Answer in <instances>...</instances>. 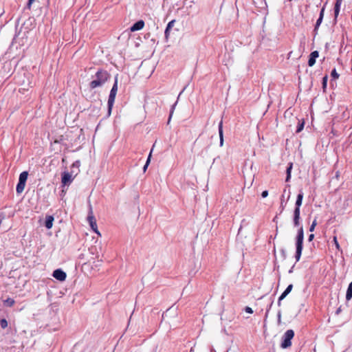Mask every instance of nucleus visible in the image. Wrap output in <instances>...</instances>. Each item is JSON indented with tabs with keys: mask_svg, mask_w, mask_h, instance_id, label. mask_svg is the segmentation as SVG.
<instances>
[{
	"mask_svg": "<svg viewBox=\"0 0 352 352\" xmlns=\"http://www.w3.org/2000/svg\"><path fill=\"white\" fill-rule=\"evenodd\" d=\"M342 1H343V0H336V3H335V6H334V15H335L336 19H337V17L339 14L340 6H341Z\"/></svg>",
	"mask_w": 352,
	"mask_h": 352,
	"instance_id": "obj_12",
	"label": "nucleus"
},
{
	"mask_svg": "<svg viewBox=\"0 0 352 352\" xmlns=\"http://www.w3.org/2000/svg\"><path fill=\"white\" fill-rule=\"evenodd\" d=\"M324 6L320 10V16L316 21L314 31H316L318 30V27L320 26V25L321 24L322 19H323V16H324Z\"/></svg>",
	"mask_w": 352,
	"mask_h": 352,
	"instance_id": "obj_14",
	"label": "nucleus"
},
{
	"mask_svg": "<svg viewBox=\"0 0 352 352\" xmlns=\"http://www.w3.org/2000/svg\"><path fill=\"white\" fill-rule=\"evenodd\" d=\"M333 243L334 245H336V248L338 250H340V246L339 245V243L338 241V239H337V236H333Z\"/></svg>",
	"mask_w": 352,
	"mask_h": 352,
	"instance_id": "obj_23",
	"label": "nucleus"
},
{
	"mask_svg": "<svg viewBox=\"0 0 352 352\" xmlns=\"http://www.w3.org/2000/svg\"><path fill=\"white\" fill-rule=\"evenodd\" d=\"M316 226H317V220H316V219H315L313 221V222H312V223H311V226L309 228V231L310 232H314Z\"/></svg>",
	"mask_w": 352,
	"mask_h": 352,
	"instance_id": "obj_24",
	"label": "nucleus"
},
{
	"mask_svg": "<svg viewBox=\"0 0 352 352\" xmlns=\"http://www.w3.org/2000/svg\"><path fill=\"white\" fill-rule=\"evenodd\" d=\"M314 238V234H311L309 236V241H311Z\"/></svg>",
	"mask_w": 352,
	"mask_h": 352,
	"instance_id": "obj_33",
	"label": "nucleus"
},
{
	"mask_svg": "<svg viewBox=\"0 0 352 352\" xmlns=\"http://www.w3.org/2000/svg\"><path fill=\"white\" fill-rule=\"evenodd\" d=\"M267 195H268V191H267V190H264V191H263V192H262V193H261V196H262V197H263V198L267 197Z\"/></svg>",
	"mask_w": 352,
	"mask_h": 352,
	"instance_id": "obj_30",
	"label": "nucleus"
},
{
	"mask_svg": "<svg viewBox=\"0 0 352 352\" xmlns=\"http://www.w3.org/2000/svg\"><path fill=\"white\" fill-rule=\"evenodd\" d=\"M245 312H247L248 314H252L253 313L252 309L251 307H245Z\"/></svg>",
	"mask_w": 352,
	"mask_h": 352,
	"instance_id": "obj_29",
	"label": "nucleus"
},
{
	"mask_svg": "<svg viewBox=\"0 0 352 352\" xmlns=\"http://www.w3.org/2000/svg\"><path fill=\"white\" fill-rule=\"evenodd\" d=\"M15 303L14 299L11 298H8L6 300L3 301V304L8 307H12Z\"/></svg>",
	"mask_w": 352,
	"mask_h": 352,
	"instance_id": "obj_17",
	"label": "nucleus"
},
{
	"mask_svg": "<svg viewBox=\"0 0 352 352\" xmlns=\"http://www.w3.org/2000/svg\"><path fill=\"white\" fill-rule=\"evenodd\" d=\"M303 199V192L300 191V192L298 195L297 199L296 201V208L294 211V224L295 226H298L300 224V206L302 203Z\"/></svg>",
	"mask_w": 352,
	"mask_h": 352,
	"instance_id": "obj_3",
	"label": "nucleus"
},
{
	"mask_svg": "<svg viewBox=\"0 0 352 352\" xmlns=\"http://www.w3.org/2000/svg\"><path fill=\"white\" fill-rule=\"evenodd\" d=\"M152 151L153 149L151 151L150 153H149V155L148 157V159L146 160V162L145 164V165L144 166V171H146L149 163H150V160H151V153H152Z\"/></svg>",
	"mask_w": 352,
	"mask_h": 352,
	"instance_id": "obj_22",
	"label": "nucleus"
},
{
	"mask_svg": "<svg viewBox=\"0 0 352 352\" xmlns=\"http://www.w3.org/2000/svg\"><path fill=\"white\" fill-rule=\"evenodd\" d=\"M53 276L60 281H63L66 279L67 275L66 273L63 270L57 269L54 271Z\"/></svg>",
	"mask_w": 352,
	"mask_h": 352,
	"instance_id": "obj_8",
	"label": "nucleus"
},
{
	"mask_svg": "<svg viewBox=\"0 0 352 352\" xmlns=\"http://www.w3.org/2000/svg\"><path fill=\"white\" fill-rule=\"evenodd\" d=\"M0 326L3 329L8 327V321L6 319L3 318L0 320Z\"/></svg>",
	"mask_w": 352,
	"mask_h": 352,
	"instance_id": "obj_20",
	"label": "nucleus"
},
{
	"mask_svg": "<svg viewBox=\"0 0 352 352\" xmlns=\"http://www.w3.org/2000/svg\"><path fill=\"white\" fill-rule=\"evenodd\" d=\"M303 240H304V232L302 227H300L298 231L296 236V251L295 258L296 261H298L300 258L302 248H303Z\"/></svg>",
	"mask_w": 352,
	"mask_h": 352,
	"instance_id": "obj_2",
	"label": "nucleus"
},
{
	"mask_svg": "<svg viewBox=\"0 0 352 352\" xmlns=\"http://www.w3.org/2000/svg\"><path fill=\"white\" fill-rule=\"evenodd\" d=\"M293 288V285L291 284L289 285H288V287L286 288V291L289 292V293L292 291Z\"/></svg>",
	"mask_w": 352,
	"mask_h": 352,
	"instance_id": "obj_31",
	"label": "nucleus"
},
{
	"mask_svg": "<svg viewBox=\"0 0 352 352\" xmlns=\"http://www.w3.org/2000/svg\"><path fill=\"white\" fill-rule=\"evenodd\" d=\"M72 180V175L69 173L64 172L62 174L61 182L63 186L69 185Z\"/></svg>",
	"mask_w": 352,
	"mask_h": 352,
	"instance_id": "obj_9",
	"label": "nucleus"
},
{
	"mask_svg": "<svg viewBox=\"0 0 352 352\" xmlns=\"http://www.w3.org/2000/svg\"><path fill=\"white\" fill-rule=\"evenodd\" d=\"M294 336V331L292 329H289L283 335V340L281 343V347L286 349L292 345V340Z\"/></svg>",
	"mask_w": 352,
	"mask_h": 352,
	"instance_id": "obj_6",
	"label": "nucleus"
},
{
	"mask_svg": "<svg viewBox=\"0 0 352 352\" xmlns=\"http://www.w3.org/2000/svg\"><path fill=\"white\" fill-rule=\"evenodd\" d=\"M316 63V59L314 57L309 56L308 60V65L309 67H312Z\"/></svg>",
	"mask_w": 352,
	"mask_h": 352,
	"instance_id": "obj_26",
	"label": "nucleus"
},
{
	"mask_svg": "<svg viewBox=\"0 0 352 352\" xmlns=\"http://www.w3.org/2000/svg\"><path fill=\"white\" fill-rule=\"evenodd\" d=\"M96 79L90 82L89 86L91 89H95L102 86L110 78V74L105 70L99 69L95 75Z\"/></svg>",
	"mask_w": 352,
	"mask_h": 352,
	"instance_id": "obj_1",
	"label": "nucleus"
},
{
	"mask_svg": "<svg viewBox=\"0 0 352 352\" xmlns=\"http://www.w3.org/2000/svg\"><path fill=\"white\" fill-rule=\"evenodd\" d=\"M288 294H289V292H287V291H286V290H285V291L283 292V293L280 295V297H279V298H278V305H280V301H281L282 300H283V299L287 296V295Z\"/></svg>",
	"mask_w": 352,
	"mask_h": 352,
	"instance_id": "obj_19",
	"label": "nucleus"
},
{
	"mask_svg": "<svg viewBox=\"0 0 352 352\" xmlns=\"http://www.w3.org/2000/svg\"><path fill=\"white\" fill-rule=\"evenodd\" d=\"M292 168V163L289 164V166L287 168V177H286V182H289L291 177V171Z\"/></svg>",
	"mask_w": 352,
	"mask_h": 352,
	"instance_id": "obj_18",
	"label": "nucleus"
},
{
	"mask_svg": "<svg viewBox=\"0 0 352 352\" xmlns=\"http://www.w3.org/2000/svg\"><path fill=\"white\" fill-rule=\"evenodd\" d=\"M144 25H145L144 21L143 20H140V21H137L136 23H135L130 28V30L131 32H135V31L140 30L144 28Z\"/></svg>",
	"mask_w": 352,
	"mask_h": 352,
	"instance_id": "obj_10",
	"label": "nucleus"
},
{
	"mask_svg": "<svg viewBox=\"0 0 352 352\" xmlns=\"http://www.w3.org/2000/svg\"><path fill=\"white\" fill-rule=\"evenodd\" d=\"M87 221L89 223L90 227L91 228L92 230L96 232V234L100 235L97 226V223L96 218L94 216L93 211L91 209H90V211L89 212L88 217H87Z\"/></svg>",
	"mask_w": 352,
	"mask_h": 352,
	"instance_id": "obj_7",
	"label": "nucleus"
},
{
	"mask_svg": "<svg viewBox=\"0 0 352 352\" xmlns=\"http://www.w3.org/2000/svg\"><path fill=\"white\" fill-rule=\"evenodd\" d=\"M310 56L314 57L315 59L318 57L319 53L318 51H314L312 52L310 55Z\"/></svg>",
	"mask_w": 352,
	"mask_h": 352,
	"instance_id": "obj_28",
	"label": "nucleus"
},
{
	"mask_svg": "<svg viewBox=\"0 0 352 352\" xmlns=\"http://www.w3.org/2000/svg\"><path fill=\"white\" fill-rule=\"evenodd\" d=\"M328 76L326 75L322 78V88L324 89L327 87Z\"/></svg>",
	"mask_w": 352,
	"mask_h": 352,
	"instance_id": "obj_27",
	"label": "nucleus"
},
{
	"mask_svg": "<svg viewBox=\"0 0 352 352\" xmlns=\"http://www.w3.org/2000/svg\"><path fill=\"white\" fill-rule=\"evenodd\" d=\"M175 23V19H173V20L170 21L168 23V25H167V26H166V30H165V32H164L165 38H166V39H168V37H169V36H170V30H171V28L174 26Z\"/></svg>",
	"mask_w": 352,
	"mask_h": 352,
	"instance_id": "obj_11",
	"label": "nucleus"
},
{
	"mask_svg": "<svg viewBox=\"0 0 352 352\" xmlns=\"http://www.w3.org/2000/svg\"><path fill=\"white\" fill-rule=\"evenodd\" d=\"M34 1H35V0H29V1H28V8H30L31 5L32 4V3H33Z\"/></svg>",
	"mask_w": 352,
	"mask_h": 352,
	"instance_id": "obj_32",
	"label": "nucleus"
},
{
	"mask_svg": "<svg viewBox=\"0 0 352 352\" xmlns=\"http://www.w3.org/2000/svg\"><path fill=\"white\" fill-rule=\"evenodd\" d=\"M28 177V172L23 171L22 172L19 178V182L16 185V190L18 194H21L25 189L26 181Z\"/></svg>",
	"mask_w": 352,
	"mask_h": 352,
	"instance_id": "obj_5",
	"label": "nucleus"
},
{
	"mask_svg": "<svg viewBox=\"0 0 352 352\" xmlns=\"http://www.w3.org/2000/svg\"><path fill=\"white\" fill-rule=\"evenodd\" d=\"M283 202H284V200H283V199H281V206L283 207Z\"/></svg>",
	"mask_w": 352,
	"mask_h": 352,
	"instance_id": "obj_34",
	"label": "nucleus"
},
{
	"mask_svg": "<svg viewBox=\"0 0 352 352\" xmlns=\"http://www.w3.org/2000/svg\"><path fill=\"white\" fill-rule=\"evenodd\" d=\"M54 220V218L52 215H48L46 217L45 226L47 229H50L52 228Z\"/></svg>",
	"mask_w": 352,
	"mask_h": 352,
	"instance_id": "obj_13",
	"label": "nucleus"
},
{
	"mask_svg": "<svg viewBox=\"0 0 352 352\" xmlns=\"http://www.w3.org/2000/svg\"><path fill=\"white\" fill-rule=\"evenodd\" d=\"M331 76L332 78H333L334 79H338L339 78V74H338V72H336V69H333L332 71H331Z\"/></svg>",
	"mask_w": 352,
	"mask_h": 352,
	"instance_id": "obj_25",
	"label": "nucleus"
},
{
	"mask_svg": "<svg viewBox=\"0 0 352 352\" xmlns=\"http://www.w3.org/2000/svg\"><path fill=\"white\" fill-rule=\"evenodd\" d=\"M117 91H118V78H116L115 82H114V84L113 85V87L111 89V91H110V94H109V99H108V112H109V115L111 114V110H112L114 102H115V99H116V94H117Z\"/></svg>",
	"mask_w": 352,
	"mask_h": 352,
	"instance_id": "obj_4",
	"label": "nucleus"
},
{
	"mask_svg": "<svg viewBox=\"0 0 352 352\" xmlns=\"http://www.w3.org/2000/svg\"><path fill=\"white\" fill-rule=\"evenodd\" d=\"M304 124H305V122L304 121L302 122H299L298 123V125L297 126V129H296V133H300L301 131H302L303 128H304Z\"/></svg>",
	"mask_w": 352,
	"mask_h": 352,
	"instance_id": "obj_21",
	"label": "nucleus"
},
{
	"mask_svg": "<svg viewBox=\"0 0 352 352\" xmlns=\"http://www.w3.org/2000/svg\"><path fill=\"white\" fill-rule=\"evenodd\" d=\"M219 139H220V146H223V121L221 120V122L219 124Z\"/></svg>",
	"mask_w": 352,
	"mask_h": 352,
	"instance_id": "obj_15",
	"label": "nucleus"
},
{
	"mask_svg": "<svg viewBox=\"0 0 352 352\" xmlns=\"http://www.w3.org/2000/svg\"><path fill=\"white\" fill-rule=\"evenodd\" d=\"M352 298V281L349 283L346 290V299L349 300Z\"/></svg>",
	"mask_w": 352,
	"mask_h": 352,
	"instance_id": "obj_16",
	"label": "nucleus"
}]
</instances>
